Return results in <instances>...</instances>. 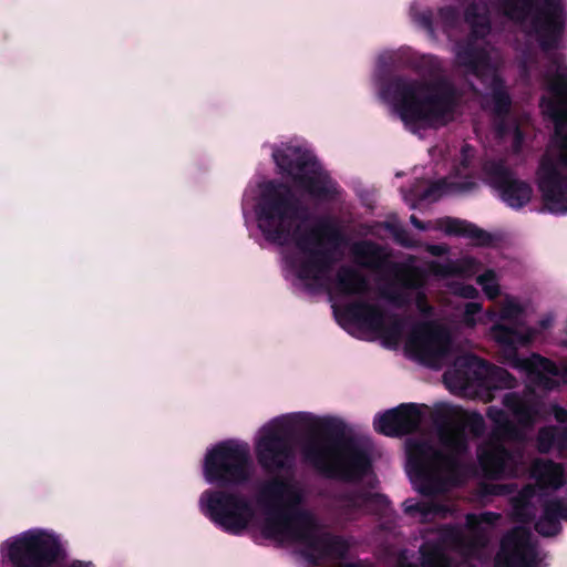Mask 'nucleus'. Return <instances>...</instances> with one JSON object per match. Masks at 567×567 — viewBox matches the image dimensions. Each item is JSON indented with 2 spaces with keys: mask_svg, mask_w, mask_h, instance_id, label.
I'll return each mask as SVG.
<instances>
[{
  "mask_svg": "<svg viewBox=\"0 0 567 567\" xmlns=\"http://www.w3.org/2000/svg\"><path fill=\"white\" fill-rule=\"evenodd\" d=\"M420 422V409L414 404H403L378 415L373 425L379 433L395 436L413 431Z\"/></svg>",
  "mask_w": 567,
  "mask_h": 567,
  "instance_id": "obj_21",
  "label": "nucleus"
},
{
  "mask_svg": "<svg viewBox=\"0 0 567 567\" xmlns=\"http://www.w3.org/2000/svg\"><path fill=\"white\" fill-rule=\"evenodd\" d=\"M445 547H455L473 564L474 559L483 561L491 556L484 540H476L464 545L457 530L444 529L436 532L433 537L421 547L423 567H446Z\"/></svg>",
  "mask_w": 567,
  "mask_h": 567,
  "instance_id": "obj_16",
  "label": "nucleus"
},
{
  "mask_svg": "<svg viewBox=\"0 0 567 567\" xmlns=\"http://www.w3.org/2000/svg\"><path fill=\"white\" fill-rule=\"evenodd\" d=\"M348 329L360 338L378 339L388 348L403 341L404 323L398 318L370 305H355L346 310Z\"/></svg>",
  "mask_w": 567,
  "mask_h": 567,
  "instance_id": "obj_13",
  "label": "nucleus"
},
{
  "mask_svg": "<svg viewBox=\"0 0 567 567\" xmlns=\"http://www.w3.org/2000/svg\"><path fill=\"white\" fill-rule=\"evenodd\" d=\"M494 379H497L504 386H512V380L507 372L498 368H489L472 354L457 358L454 367L444 374V382L453 392L489 386Z\"/></svg>",
  "mask_w": 567,
  "mask_h": 567,
  "instance_id": "obj_15",
  "label": "nucleus"
},
{
  "mask_svg": "<svg viewBox=\"0 0 567 567\" xmlns=\"http://www.w3.org/2000/svg\"><path fill=\"white\" fill-rule=\"evenodd\" d=\"M515 51H516V54H517V62H518L520 69L524 72L527 71V64L529 62V56H528V53H527V50H526L525 45L517 41L515 43Z\"/></svg>",
  "mask_w": 567,
  "mask_h": 567,
  "instance_id": "obj_37",
  "label": "nucleus"
},
{
  "mask_svg": "<svg viewBox=\"0 0 567 567\" xmlns=\"http://www.w3.org/2000/svg\"><path fill=\"white\" fill-rule=\"evenodd\" d=\"M0 553L14 567H50L66 557V543L54 529L34 527L7 538Z\"/></svg>",
  "mask_w": 567,
  "mask_h": 567,
  "instance_id": "obj_9",
  "label": "nucleus"
},
{
  "mask_svg": "<svg viewBox=\"0 0 567 567\" xmlns=\"http://www.w3.org/2000/svg\"><path fill=\"white\" fill-rule=\"evenodd\" d=\"M415 303H416V307L417 309L425 313L427 312L431 308L426 305L425 302V299L423 296H421L419 292L415 293Z\"/></svg>",
  "mask_w": 567,
  "mask_h": 567,
  "instance_id": "obj_42",
  "label": "nucleus"
},
{
  "mask_svg": "<svg viewBox=\"0 0 567 567\" xmlns=\"http://www.w3.org/2000/svg\"><path fill=\"white\" fill-rule=\"evenodd\" d=\"M404 508L409 513H420L422 517H426L429 514L423 505H420L414 501L404 502Z\"/></svg>",
  "mask_w": 567,
  "mask_h": 567,
  "instance_id": "obj_39",
  "label": "nucleus"
},
{
  "mask_svg": "<svg viewBox=\"0 0 567 567\" xmlns=\"http://www.w3.org/2000/svg\"><path fill=\"white\" fill-rule=\"evenodd\" d=\"M530 476L536 483V488L526 487L515 499L516 515L529 504L535 496H542L557 491L566 482L563 465L549 460H536L530 468Z\"/></svg>",
  "mask_w": 567,
  "mask_h": 567,
  "instance_id": "obj_18",
  "label": "nucleus"
},
{
  "mask_svg": "<svg viewBox=\"0 0 567 567\" xmlns=\"http://www.w3.org/2000/svg\"><path fill=\"white\" fill-rule=\"evenodd\" d=\"M491 185L497 190L502 202L512 209H519L533 197L532 187L516 178L503 166H496L491 173Z\"/></svg>",
  "mask_w": 567,
  "mask_h": 567,
  "instance_id": "obj_20",
  "label": "nucleus"
},
{
  "mask_svg": "<svg viewBox=\"0 0 567 567\" xmlns=\"http://www.w3.org/2000/svg\"><path fill=\"white\" fill-rule=\"evenodd\" d=\"M514 137H515V140L520 138V133L517 130H515V132H514Z\"/></svg>",
  "mask_w": 567,
  "mask_h": 567,
  "instance_id": "obj_47",
  "label": "nucleus"
},
{
  "mask_svg": "<svg viewBox=\"0 0 567 567\" xmlns=\"http://www.w3.org/2000/svg\"><path fill=\"white\" fill-rule=\"evenodd\" d=\"M465 22L474 38L455 45V68L481 80L485 90L484 106L502 113L509 105V97L497 74L501 56L483 41L491 30L487 9L481 3H472L466 9Z\"/></svg>",
  "mask_w": 567,
  "mask_h": 567,
  "instance_id": "obj_6",
  "label": "nucleus"
},
{
  "mask_svg": "<svg viewBox=\"0 0 567 567\" xmlns=\"http://www.w3.org/2000/svg\"><path fill=\"white\" fill-rule=\"evenodd\" d=\"M430 270L439 277H447L450 275L472 276L476 272L477 266L474 259L463 258L458 261L447 262L445 265L432 264Z\"/></svg>",
  "mask_w": 567,
  "mask_h": 567,
  "instance_id": "obj_25",
  "label": "nucleus"
},
{
  "mask_svg": "<svg viewBox=\"0 0 567 567\" xmlns=\"http://www.w3.org/2000/svg\"><path fill=\"white\" fill-rule=\"evenodd\" d=\"M553 411H554L556 420L559 423L564 424V429L567 431V411H565L558 406H554Z\"/></svg>",
  "mask_w": 567,
  "mask_h": 567,
  "instance_id": "obj_41",
  "label": "nucleus"
},
{
  "mask_svg": "<svg viewBox=\"0 0 567 567\" xmlns=\"http://www.w3.org/2000/svg\"><path fill=\"white\" fill-rule=\"evenodd\" d=\"M496 320V311H483L478 302H468L465 306L462 321L466 327L473 328L477 324H494Z\"/></svg>",
  "mask_w": 567,
  "mask_h": 567,
  "instance_id": "obj_26",
  "label": "nucleus"
},
{
  "mask_svg": "<svg viewBox=\"0 0 567 567\" xmlns=\"http://www.w3.org/2000/svg\"><path fill=\"white\" fill-rule=\"evenodd\" d=\"M494 422L497 436H514L515 431L509 424L508 415L499 409L488 411ZM478 461L484 473L492 478H503L516 475L522 463V455L508 453L499 437L483 445L478 451Z\"/></svg>",
  "mask_w": 567,
  "mask_h": 567,
  "instance_id": "obj_14",
  "label": "nucleus"
},
{
  "mask_svg": "<svg viewBox=\"0 0 567 567\" xmlns=\"http://www.w3.org/2000/svg\"><path fill=\"white\" fill-rule=\"evenodd\" d=\"M302 457L318 471L347 480L359 478L370 470L365 447L354 441H312L303 446Z\"/></svg>",
  "mask_w": 567,
  "mask_h": 567,
  "instance_id": "obj_10",
  "label": "nucleus"
},
{
  "mask_svg": "<svg viewBox=\"0 0 567 567\" xmlns=\"http://www.w3.org/2000/svg\"><path fill=\"white\" fill-rule=\"evenodd\" d=\"M252 473L250 449L245 442H218L205 452L203 477L210 485H237L249 480Z\"/></svg>",
  "mask_w": 567,
  "mask_h": 567,
  "instance_id": "obj_11",
  "label": "nucleus"
},
{
  "mask_svg": "<svg viewBox=\"0 0 567 567\" xmlns=\"http://www.w3.org/2000/svg\"><path fill=\"white\" fill-rule=\"evenodd\" d=\"M496 320L491 328V336L501 347L506 361L526 374L528 381L538 389L555 390L567 383V364L556 367L549 360L532 354L520 359L516 349L535 338V331L523 327L529 305L518 298L504 295L496 303Z\"/></svg>",
  "mask_w": 567,
  "mask_h": 567,
  "instance_id": "obj_5",
  "label": "nucleus"
},
{
  "mask_svg": "<svg viewBox=\"0 0 567 567\" xmlns=\"http://www.w3.org/2000/svg\"><path fill=\"white\" fill-rule=\"evenodd\" d=\"M545 93L540 106L555 122V136L538 173L537 185L544 209L554 215L567 214V175L556 162L567 168V64L559 56L549 65L543 76Z\"/></svg>",
  "mask_w": 567,
  "mask_h": 567,
  "instance_id": "obj_4",
  "label": "nucleus"
},
{
  "mask_svg": "<svg viewBox=\"0 0 567 567\" xmlns=\"http://www.w3.org/2000/svg\"><path fill=\"white\" fill-rule=\"evenodd\" d=\"M429 250H430V251H431V254H433V255H442V254H444V252L446 251V248H445L444 246H440V245H437V246H431V247L429 248Z\"/></svg>",
  "mask_w": 567,
  "mask_h": 567,
  "instance_id": "obj_44",
  "label": "nucleus"
},
{
  "mask_svg": "<svg viewBox=\"0 0 567 567\" xmlns=\"http://www.w3.org/2000/svg\"><path fill=\"white\" fill-rule=\"evenodd\" d=\"M553 322H554V317H553V315H546V316H544V317L539 320V322H538V326H539L538 330L533 329V330L535 331V336H536L539 331H542V330H545V329L549 328V327L553 324Z\"/></svg>",
  "mask_w": 567,
  "mask_h": 567,
  "instance_id": "obj_40",
  "label": "nucleus"
},
{
  "mask_svg": "<svg viewBox=\"0 0 567 567\" xmlns=\"http://www.w3.org/2000/svg\"><path fill=\"white\" fill-rule=\"evenodd\" d=\"M449 289L452 293L467 299H473L478 293L475 287L456 281L450 282Z\"/></svg>",
  "mask_w": 567,
  "mask_h": 567,
  "instance_id": "obj_35",
  "label": "nucleus"
},
{
  "mask_svg": "<svg viewBox=\"0 0 567 567\" xmlns=\"http://www.w3.org/2000/svg\"><path fill=\"white\" fill-rule=\"evenodd\" d=\"M355 260L369 267H380L383 260V254L370 243H360L354 246Z\"/></svg>",
  "mask_w": 567,
  "mask_h": 567,
  "instance_id": "obj_29",
  "label": "nucleus"
},
{
  "mask_svg": "<svg viewBox=\"0 0 567 567\" xmlns=\"http://www.w3.org/2000/svg\"><path fill=\"white\" fill-rule=\"evenodd\" d=\"M411 221L414 224L415 227L422 229L423 227L421 226V224L416 220V218L414 216L411 217Z\"/></svg>",
  "mask_w": 567,
  "mask_h": 567,
  "instance_id": "obj_46",
  "label": "nucleus"
},
{
  "mask_svg": "<svg viewBox=\"0 0 567 567\" xmlns=\"http://www.w3.org/2000/svg\"><path fill=\"white\" fill-rule=\"evenodd\" d=\"M272 156L278 167L291 176L293 189L271 182L250 185L244 195V214L252 209L265 238L288 246L286 268L297 285L307 289L323 287L329 271L328 238L322 230H308L295 196L323 197L336 192V185L316 157L299 145L281 144Z\"/></svg>",
  "mask_w": 567,
  "mask_h": 567,
  "instance_id": "obj_1",
  "label": "nucleus"
},
{
  "mask_svg": "<svg viewBox=\"0 0 567 567\" xmlns=\"http://www.w3.org/2000/svg\"><path fill=\"white\" fill-rule=\"evenodd\" d=\"M462 187L460 185L447 183L446 181H441L434 185H432L423 195L424 198L436 199L444 194H451L457 190H461Z\"/></svg>",
  "mask_w": 567,
  "mask_h": 567,
  "instance_id": "obj_32",
  "label": "nucleus"
},
{
  "mask_svg": "<svg viewBox=\"0 0 567 567\" xmlns=\"http://www.w3.org/2000/svg\"><path fill=\"white\" fill-rule=\"evenodd\" d=\"M68 567H94V565L91 561L75 560L71 563Z\"/></svg>",
  "mask_w": 567,
  "mask_h": 567,
  "instance_id": "obj_43",
  "label": "nucleus"
},
{
  "mask_svg": "<svg viewBox=\"0 0 567 567\" xmlns=\"http://www.w3.org/2000/svg\"><path fill=\"white\" fill-rule=\"evenodd\" d=\"M495 567H538L536 548L524 528H517L504 538Z\"/></svg>",
  "mask_w": 567,
  "mask_h": 567,
  "instance_id": "obj_19",
  "label": "nucleus"
},
{
  "mask_svg": "<svg viewBox=\"0 0 567 567\" xmlns=\"http://www.w3.org/2000/svg\"><path fill=\"white\" fill-rule=\"evenodd\" d=\"M561 447L563 444L556 442L555 431L553 429H544L538 436V449L542 452H547L554 446Z\"/></svg>",
  "mask_w": 567,
  "mask_h": 567,
  "instance_id": "obj_34",
  "label": "nucleus"
},
{
  "mask_svg": "<svg viewBox=\"0 0 567 567\" xmlns=\"http://www.w3.org/2000/svg\"><path fill=\"white\" fill-rule=\"evenodd\" d=\"M405 353L423 363L437 365L450 352V340L444 330L432 323L411 329L404 340Z\"/></svg>",
  "mask_w": 567,
  "mask_h": 567,
  "instance_id": "obj_17",
  "label": "nucleus"
},
{
  "mask_svg": "<svg viewBox=\"0 0 567 567\" xmlns=\"http://www.w3.org/2000/svg\"><path fill=\"white\" fill-rule=\"evenodd\" d=\"M411 17L413 20L426 28L431 27V16L429 11H421L416 7H411Z\"/></svg>",
  "mask_w": 567,
  "mask_h": 567,
  "instance_id": "obj_36",
  "label": "nucleus"
},
{
  "mask_svg": "<svg viewBox=\"0 0 567 567\" xmlns=\"http://www.w3.org/2000/svg\"><path fill=\"white\" fill-rule=\"evenodd\" d=\"M464 158H468L472 156L473 150L468 146H465L462 151Z\"/></svg>",
  "mask_w": 567,
  "mask_h": 567,
  "instance_id": "obj_45",
  "label": "nucleus"
},
{
  "mask_svg": "<svg viewBox=\"0 0 567 567\" xmlns=\"http://www.w3.org/2000/svg\"><path fill=\"white\" fill-rule=\"evenodd\" d=\"M303 487L292 480H275L254 503L235 493L207 489L199 496L200 512L226 533H259L278 543L312 545L317 537L313 516L297 511L305 499Z\"/></svg>",
  "mask_w": 567,
  "mask_h": 567,
  "instance_id": "obj_2",
  "label": "nucleus"
},
{
  "mask_svg": "<svg viewBox=\"0 0 567 567\" xmlns=\"http://www.w3.org/2000/svg\"><path fill=\"white\" fill-rule=\"evenodd\" d=\"M439 21L444 30L450 34L457 25L460 18L456 10L452 7H444L439 10Z\"/></svg>",
  "mask_w": 567,
  "mask_h": 567,
  "instance_id": "obj_33",
  "label": "nucleus"
},
{
  "mask_svg": "<svg viewBox=\"0 0 567 567\" xmlns=\"http://www.w3.org/2000/svg\"><path fill=\"white\" fill-rule=\"evenodd\" d=\"M311 412L300 411L279 415L264 424L255 442L259 463L266 468L285 466L291 454L284 435L298 431L311 433Z\"/></svg>",
  "mask_w": 567,
  "mask_h": 567,
  "instance_id": "obj_12",
  "label": "nucleus"
},
{
  "mask_svg": "<svg viewBox=\"0 0 567 567\" xmlns=\"http://www.w3.org/2000/svg\"><path fill=\"white\" fill-rule=\"evenodd\" d=\"M498 12L544 52L567 48V0H499Z\"/></svg>",
  "mask_w": 567,
  "mask_h": 567,
  "instance_id": "obj_8",
  "label": "nucleus"
},
{
  "mask_svg": "<svg viewBox=\"0 0 567 567\" xmlns=\"http://www.w3.org/2000/svg\"><path fill=\"white\" fill-rule=\"evenodd\" d=\"M436 227L446 235L470 237L480 245L487 243L489 239V236L480 230L477 227L460 219L450 217L442 218L436 221Z\"/></svg>",
  "mask_w": 567,
  "mask_h": 567,
  "instance_id": "obj_23",
  "label": "nucleus"
},
{
  "mask_svg": "<svg viewBox=\"0 0 567 567\" xmlns=\"http://www.w3.org/2000/svg\"><path fill=\"white\" fill-rule=\"evenodd\" d=\"M496 518H497V516L495 514L485 513V514H482L480 517L470 516L468 524L474 528L475 525L492 524L494 522V519H496Z\"/></svg>",
  "mask_w": 567,
  "mask_h": 567,
  "instance_id": "obj_38",
  "label": "nucleus"
},
{
  "mask_svg": "<svg viewBox=\"0 0 567 567\" xmlns=\"http://www.w3.org/2000/svg\"><path fill=\"white\" fill-rule=\"evenodd\" d=\"M364 288V280L353 270L346 269L339 272L336 291L340 293H354Z\"/></svg>",
  "mask_w": 567,
  "mask_h": 567,
  "instance_id": "obj_30",
  "label": "nucleus"
},
{
  "mask_svg": "<svg viewBox=\"0 0 567 567\" xmlns=\"http://www.w3.org/2000/svg\"><path fill=\"white\" fill-rule=\"evenodd\" d=\"M559 518L567 519V509L560 508H546L544 517H542L537 524L536 529L544 536L556 535L559 530Z\"/></svg>",
  "mask_w": 567,
  "mask_h": 567,
  "instance_id": "obj_28",
  "label": "nucleus"
},
{
  "mask_svg": "<svg viewBox=\"0 0 567 567\" xmlns=\"http://www.w3.org/2000/svg\"><path fill=\"white\" fill-rule=\"evenodd\" d=\"M424 281V275L416 269H412L399 278L391 291H384L383 298L396 305L403 303L412 293L411 290L422 286Z\"/></svg>",
  "mask_w": 567,
  "mask_h": 567,
  "instance_id": "obj_22",
  "label": "nucleus"
},
{
  "mask_svg": "<svg viewBox=\"0 0 567 567\" xmlns=\"http://www.w3.org/2000/svg\"><path fill=\"white\" fill-rule=\"evenodd\" d=\"M488 299H495L499 295V286L497 278L493 271H486L476 279Z\"/></svg>",
  "mask_w": 567,
  "mask_h": 567,
  "instance_id": "obj_31",
  "label": "nucleus"
},
{
  "mask_svg": "<svg viewBox=\"0 0 567 567\" xmlns=\"http://www.w3.org/2000/svg\"><path fill=\"white\" fill-rule=\"evenodd\" d=\"M482 429L481 415L462 412L455 422L440 430V450L425 440L411 441L406 471L415 489L432 495L460 483L457 457L466 449L465 431L478 434Z\"/></svg>",
  "mask_w": 567,
  "mask_h": 567,
  "instance_id": "obj_3",
  "label": "nucleus"
},
{
  "mask_svg": "<svg viewBox=\"0 0 567 567\" xmlns=\"http://www.w3.org/2000/svg\"><path fill=\"white\" fill-rule=\"evenodd\" d=\"M346 427L344 421L338 416L312 413L311 433L342 434Z\"/></svg>",
  "mask_w": 567,
  "mask_h": 567,
  "instance_id": "obj_27",
  "label": "nucleus"
},
{
  "mask_svg": "<svg viewBox=\"0 0 567 567\" xmlns=\"http://www.w3.org/2000/svg\"><path fill=\"white\" fill-rule=\"evenodd\" d=\"M381 99L413 133L445 124L454 109L453 97L445 87L417 81L392 82L384 87Z\"/></svg>",
  "mask_w": 567,
  "mask_h": 567,
  "instance_id": "obj_7",
  "label": "nucleus"
},
{
  "mask_svg": "<svg viewBox=\"0 0 567 567\" xmlns=\"http://www.w3.org/2000/svg\"><path fill=\"white\" fill-rule=\"evenodd\" d=\"M505 405L507 412L522 425L530 424L537 414L534 404L525 400L523 401L514 394L505 398Z\"/></svg>",
  "mask_w": 567,
  "mask_h": 567,
  "instance_id": "obj_24",
  "label": "nucleus"
}]
</instances>
